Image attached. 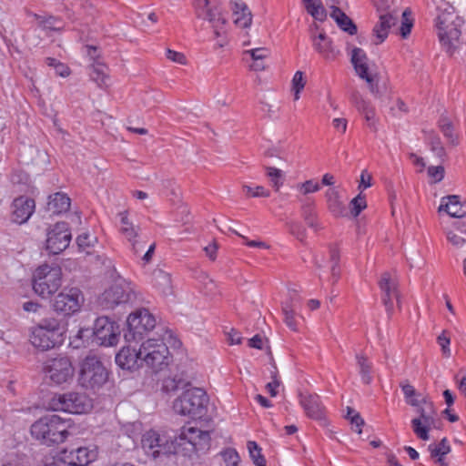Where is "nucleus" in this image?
Listing matches in <instances>:
<instances>
[{"mask_svg": "<svg viewBox=\"0 0 466 466\" xmlns=\"http://www.w3.org/2000/svg\"><path fill=\"white\" fill-rule=\"evenodd\" d=\"M180 342L170 330L163 329L159 338H148L139 347L143 365L158 371L167 367L170 360L168 345L179 346Z\"/></svg>", "mask_w": 466, "mask_h": 466, "instance_id": "obj_1", "label": "nucleus"}, {"mask_svg": "<svg viewBox=\"0 0 466 466\" xmlns=\"http://www.w3.org/2000/svg\"><path fill=\"white\" fill-rule=\"evenodd\" d=\"M438 10L435 23L437 34L441 45L451 50L459 41L463 20L448 3L443 4V6H438Z\"/></svg>", "mask_w": 466, "mask_h": 466, "instance_id": "obj_2", "label": "nucleus"}, {"mask_svg": "<svg viewBox=\"0 0 466 466\" xmlns=\"http://www.w3.org/2000/svg\"><path fill=\"white\" fill-rule=\"evenodd\" d=\"M67 429V421L57 415H47L32 424L31 434L43 444H59L67 438L69 434Z\"/></svg>", "mask_w": 466, "mask_h": 466, "instance_id": "obj_3", "label": "nucleus"}, {"mask_svg": "<svg viewBox=\"0 0 466 466\" xmlns=\"http://www.w3.org/2000/svg\"><path fill=\"white\" fill-rule=\"evenodd\" d=\"M208 397L200 388H192L185 390L173 402V410L182 416L193 419L204 417L208 410Z\"/></svg>", "mask_w": 466, "mask_h": 466, "instance_id": "obj_4", "label": "nucleus"}, {"mask_svg": "<svg viewBox=\"0 0 466 466\" xmlns=\"http://www.w3.org/2000/svg\"><path fill=\"white\" fill-rule=\"evenodd\" d=\"M350 62L357 76L367 83L371 95L377 99H382L383 91L379 86L380 75L375 65L370 61L364 50L353 47L350 52Z\"/></svg>", "mask_w": 466, "mask_h": 466, "instance_id": "obj_5", "label": "nucleus"}, {"mask_svg": "<svg viewBox=\"0 0 466 466\" xmlns=\"http://www.w3.org/2000/svg\"><path fill=\"white\" fill-rule=\"evenodd\" d=\"M48 408L55 411L84 414L93 408V400L85 392L68 391L55 394L48 401Z\"/></svg>", "mask_w": 466, "mask_h": 466, "instance_id": "obj_6", "label": "nucleus"}, {"mask_svg": "<svg viewBox=\"0 0 466 466\" xmlns=\"http://www.w3.org/2000/svg\"><path fill=\"white\" fill-rule=\"evenodd\" d=\"M137 299L134 286L121 277H117L97 299L98 305L103 309H112L115 307L133 302Z\"/></svg>", "mask_w": 466, "mask_h": 466, "instance_id": "obj_7", "label": "nucleus"}, {"mask_svg": "<svg viewBox=\"0 0 466 466\" xmlns=\"http://www.w3.org/2000/svg\"><path fill=\"white\" fill-rule=\"evenodd\" d=\"M108 379V372L101 360L95 355L86 356L81 365L78 383L86 390H99Z\"/></svg>", "mask_w": 466, "mask_h": 466, "instance_id": "obj_8", "label": "nucleus"}, {"mask_svg": "<svg viewBox=\"0 0 466 466\" xmlns=\"http://www.w3.org/2000/svg\"><path fill=\"white\" fill-rule=\"evenodd\" d=\"M62 284V270L58 266L44 264L33 275V289L42 298H49Z\"/></svg>", "mask_w": 466, "mask_h": 466, "instance_id": "obj_9", "label": "nucleus"}, {"mask_svg": "<svg viewBox=\"0 0 466 466\" xmlns=\"http://www.w3.org/2000/svg\"><path fill=\"white\" fill-rule=\"evenodd\" d=\"M193 5L196 15L211 25L216 37L226 34L228 20L218 0H194Z\"/></svg>", "mask_w": 466, "mask_h": 466, "instance_id": "obj_10", "label": "nucleus"}, {"mask_svg": "<svg viewBox=\"0 0 466 466\" xmlns=\"http://www.w3.org/2000/svg\"><path fill=\"white\" fill-rule=\"evenodd\" d=\"M141 447L147 456L153 460L170 454H178L175 439L156 431H148L143 434Z\"/></svg>", "mask_w": 466, "mask_h": 466, "instance_id": "obj_11", "label": "nucleus"}, {"mask_svg": "<svg viewBox=\"0 0 466 466\" xmlns=\"http://www.w3.org/2000/svg\"><path fill=\"white\" fill-rule=\"evenodd\" d=\"M177 453L190 455L197 451L208 450L209 447V431H203L197 426L187 425L183 427L180 435L175 438Z\"/></svg>", "mask_w": 466, "mask_h": 466, "instance_id": "obj_12", "label": "nucleus"}, {"mask_svg": "<svg viewBox=\"0 0 466 466\" xmlns=\"http://www.w3.org/2000/svg\"><path fill=\"white\" fill-rule=\"evenodd\" d=\"M61 335L59 321L56 319H46L33 329L30 341L34 347L48 350L61 342Z\"/></svg>", "mask_w": 466, "mask_h": 466, "instance_id": "obj_13", "label": "nucleus"}, {"mask_svg": "<svg viewBox=\"0 0 466 466\" xmlns=\"http://www.w3.org/2000/svg\"><path fill=\"white\" fill-rule=\"evenodd\" d=\"M127 322L128 329L124 337L128 343L142 340L144 333L156 326L155 317L147 309H140L130 314Z\"/></svg>", "mask_w": 466, "mask_h": 466, "instance_id": "obj_14", "label": "nucleus"}, {"mask_svg": "<svg viewBox=\"0 0 466 466\" xmlns=\"http://www.w3.org/2000/svg\"><path fill=\"white\" fill-rule=\"evenodd\" d=\"M416 408L420 416L411 420L412 430L417 437L428 441L430 439L429 431L436 426V410L433 403L426 397H421V402Z\"/></svg>", "mask_w": 466, "mask_h": 466, "instance_id": "obj_15", "label": "nucleus"}, {"mask_svg": "<svg viewBox=\"0 0 466 466\" xmlns=\"http://www.w3.org/2000/svg\"><path fill=\"white\" fill-rule=\"evenodd\" d=\"M44 371L52 383L62 385L70 382L75 374V368L68 357L59 356L47 360Z\"/></svg>", "mask_w": 466, "mask_h": 466, "instance_id": "obj_16", "label": "nucleus"}, {"mask_svg": "<svg viewBox=\"0 0 466 466\" xmlns=\"http://www.w3.org/2000/svg\"><path fill=\"white\" fill-rule=\"evenodd\" d=\"M84 303V296L77 288L64 289L54 299L56 311L66 315L73 314L80 309Z\"/></svg>", "mask_w": 466, "mask_h": 466, "instance_id": "obj_17", "label": "nucleus"}, {"mask_svg": "<svg viewBox=\"0 0 466 466\" xmlns=\"http://www.w3.org/2000/svg\"><path fill=\"white\" fill-rule=\"evenodd\" d=\"M93 335L99 345L114 346L118 342L120 329L107 317H100L95 321Z\"/></svg>", "mask_w": 466, "mask_h": 466, "instance_id": "obj_18", "label": "nucleus"}, {"mask_svg": "<svg viewBox=\"0 0 466 466\" xmlns=\"http://www.w3.org/2000/svg\"><path fill=\"white\" fill-rule=\"evenodd\" d=\"M71 238L68 225L66 222L56 223L47 233L46 249L58 254L69 246Z\"/></svg>", "mask_w": 466, "mask_h": 466, "instance_id": "obj_19", "label": "nucleus"}, {"mask_svg": "<svg viewBox=\"0 0 466 466\" xmlns=\"http://www.w3.org/2000/svg\"><path fill=\"white\" fill-rule=\"evenodd\" d=\"M118 217L120 218L119 231L130 243L131 249L134 254L137 255L144 248L143 243L137 239L140 228L139 226H136L132 221H130L128 218L127 211L118 213Z\"/></svg>", "mask_w": 466, "mask_h": 466, "instance_id": "obj_20", "label": "nucleus"}, {"mask_svg": "<svg viewBox=\"0 0 466 466\" xmlns=\"http://www.w3.org/2000/svg\"><path fill=\"white\" fill-rule=\"evenodd\" d=\"M379 286L383 293L382 301L386 310L389 315H391L393 312V298H396L398 304H400L397 280L392 279L390 273L384 272L379 281Z\"/></svg>", "mask_w": 466, "mask_h": 466, "instance_id": "obj_21", "label": "nucleus"}, {"mask_svg": "<svg viewBox=\"0 0 466 466\" xmlns=\"http://www.w3.org/2000/svg\"><path fill=\"white\" fill-rule=\"evenodd\" d=\"M35 201L26 197H20L12 204V220L17 224L25 223L35 211Z\"/></svg>", "mask_w": 466, "mask_h": 466, "instance_id": "obj_22", "label": "nucleus"}, {"mask_svg": "<svg viewBox=\"0 0 466 466\" xmlns=\"http://www.w3.org/2000/svg\"><path fill=\"white\" fill-rule=\"evenodd\" d=\"M299 403L307 416L312 420H322L325 418V408L317 394H299Z\"/></svg>", "mask_w": 466, "mask_h": 466, "instance_id": "obj_23", "label": "nucleus"}, {"mask_svg": "<svg viewBox=\"0 0 466 466\" xmlns=\"http://www.w3.org/2000/svg\"><path fill=\"white\" fill-rule=\"evenodd\" d=\"M97 457V448L96 446L79 447L73 450L65 456L67 463L72 466H86L94 461Z\"/></svg>", "mask_w": 466, "mask_h": 466, "instance_id": "obj_24", "label": "nucleus"}, {"mask_svg": "<svg viewBox=\"0 0 466 466\" xmlns=\"http://www.w3.org/2000/svg\"><path fill=\"white\" fill-rule=\"evenodd\" d=\"M116 362L125 370H137L143 366L139 349L131 348L130 345L123 347L116 356Z\"/></svg>", "mask_w": 466, "mask_h": 466, "instance_id": "obj_25", "label": "nucleus"}, {"mask_svg": "<svg viewBox=\"0 0 466 466\" xmlns=\"http://www.w3.org/2000/svg\"><path fill=\"white\" fill-rule=\"evenodd\" d=\"M397 21V12H386L379 15V22L373 28L374 35L378 40L376 44H380L387 38L390 28L396 25Z\"/></svg>", "mask_w": 466, "mask_h": 466, "instance_id": "obj_26", "label": "nucleus"}, {"mask_svg": "<svg viewBox=\"0 0 466 466\" xmlns=\"http://www.w3.org/2000/svg\"><path fill=\"white\" fill-rule=\"evenodd\" d=\"M234 24L241 28L249 27L252 23V14L248 5L242 1L231 2Z\"/></svg>", "mask_w": 466, "mask_h": 466, "instance_id": "obj_27", "label": "nucleus"}, {"mask_svg": "<svg viewBox=\"0 0 466 466\" xmlns=\"http://www.w3.org/2000/svg\"><path fill=\"white\" fill-rule=\"evenodd\" d=\"M312 44L314 49L326 60H331L336 57V51L332 45V41L325 33L312 36Z\"/></svg>", "mask_w": 466, "mask_h": 466, "instance_id": "obj_28", "label": "nucleus"}, {"mask_svg": "<svg viewBox=\"0 0 466 466\" xmlns=\"http://www.w3.org/2000/svg\"><path fill=\"white\" fill-rule=\"evenodd\" d=\"M441 210H445L453 218H463L466 216V211L462 209L459 197L456 195L442 198L441 204L439 208V211Z\"/></svg>", "mask_w": 466, "mask_h": 466, "instance_id": "obj_29", "label": "nucleus"}, {"mask_svg": "<svg viewBox=\"0 0 466 466\" xmlns=\"http://www.w3.org/2000/svg\"><path fill=\"white\" fill-rule=\"evenodd\" d=\"M153 285L163 296H169L173 293L171 276L162 269L154 270Z\"/></svg>", "mask_w": 466, "mask_h": 466, "instance_id": "obj_30", "label": "nucleus"}, {"mask_svg": "<svg viewBox=\"0 0 466 466\" xmlns=\"http://www.w3.org/2000/svg\"><path fill=\"white\" fill-rule=\"evenodd\" d=\"M70 198L62 192H56L49 197L47 209L53 214H61L70 208Z\"/></svg>", "mask_w": 466, "mask_h": 466, "instance_id": "obj_31", "label": "nucleus"}, {"mask_svg": "<svg viewBox=\"0 0 466 466\" xmlns=\"http://www.w3.org/2000/svg\"><path fill=\"white\" fill-rule=\"evenodd\" d=\"M330 16L336 21L339 27L349 33L355 35L357 33V26L353 21L339 7L332 5V12Z\"/></svg>", "mask_w": 466, "mask_h": 466, "instance_id": "obj_32", "label": "nucleus"}, {"mask_svg": "<svg viewBox=\"0 0 466 466\" xmlns=\"http://www.w3.org/2000/svg\"><path fill=\"white\" fill-rule=\"evenodd\" d=\"M325 198L329 210L334 216H342L344 213V205L340 199V196L338 189L335 187H329L325 192Z\"/></svg>", "mask_w": 466, "mask_h": 466, "instance_id": "obj_33", "label": "nucleus"}, {"mask_svg": "<svg viewBox=\"0 0 466 466\" xmlns=\"http://www.w3.org/2000/svg\"><path fill=\"white\" fill-rule=\"evenodd\" d=\"M90 76L99 87H107L109 86L108 69L106 65L100 62H95L91 66Z\"/></svg>", "mask_w": 466, "mask_h": 466, "instance_id": "obj_34", "label": "nucleus"}, {"mask_svg": "<svg viewBox=\"0 0 466 466\" xmlns=\"http://www.w3.org/2000/svg\"><path fill=\"white\" fill-rule=\"evenodd\" d=\"M355 359L362 382L367 385L370 384L372 381V363L362 352L357 353Z\"/></svg>", "mask_w": 466, "mask_h": 466, "instance_id": "obj_35", "label": "nucleus"}, {"mask_svg": "<svg viewBox=\"0 0 466 466\" xmlns=\"http://www.w3.org/2000/svg\"><path fill=\"white\" fill-rule=\"evenodd\" d=\"M306 11L318 21H324L327 17L326 10L321 0H301Z\"/></svg>", "mask_w": 466, "mask_h": 466, "instance_id": "obj_36", "label": "nucleus"}, {"mask_svg": "<svg viewBox=\"0 0 466 466\" xmlns=\"http://www.w3.org/2000/svg\"><path fill=\"white\" fill-rule=\"evenodd\" d=\"M301 213L302 218H304L307 225L315 229L318 230L320 228L319 223L317 218V214L314 210V204L306 202L301 206Z\"/></svg>", "mask_w": 466, "mask_h": 466, "instance_id": "obj_37", "label": "nucleus"}, {"mask_svg": "<svg viewBox=\"0 0 466 466\" xmlns=\"http://www.w3.org/2000/svg\"><path fill=\"white\" fill-rule=\"evenodd\" d=\"M400 388L406 399V402L413 407H419L421 402L420 394L409 382H401Z\"/></svg>", "mask_w": 466, "mask_h": 466, "instance_id": "obj_38", "label": "nucleus"}, {"mask_svg": "<svg viewBox=\"0 0 466 466\" xmlns=\"http://www.w3.org/2000/svg\"><path fill=\"white\" fill-rule=\"evenodd\" d=\"M37 24L44 30H60L62 28L61 23L53 16H44L40 15H34Z\"/></svg>", "mask_w": 466, "mask_h": 466, "instance_id": "obj_39", "label": "nucleus"}, {"mask_svg": "<svg viewBox=\"0 0 466 466\" xmlns=\"http://www.w3.org/2000/svg\"><path fill=\"white\" fill-rule=\"evenodd\" d=\"M306 86V79L302 71H297L291 80V91L294 95V100L297 101L300 97V93Z\"/></svg>", "mask_w": 466, "mask_h": 466, "instance_id": "obj_40", "label": "nucleus"}, {"mask_svg": "<svg viewBox=\"0 0 466 466\" xmlns=\"http://www.w3.org/2000/svg\"><path fill=\"white\" fill-rule=\"evenodd\" d=\"M247 446L254 464L256 466H266V461L261 454V449L255 441H249Z\"/></svg>", "mask_w": 466, "mask_h": 466, "instance_id": "obj_41", "label": "nucleus"}, {"mask_svg": "<svg viewBox=\"0 0 466 466\" xmlns=\"http://www.w3.org/2000/svg\"><path fill=\"white\" fill-rule=\"evenodd\" d=\"M429 451L431 457H445L451 451V446L446 438H443L437 444H430Z\"/></svg>", "mask_w": 466, "mask_h": 466, "instance_id": "obj_42", "label": "nucleus"}, {"mask_svg": "<svg viewBox=\"0 0 466 466\" xmlns=\"http://www.w3.org/2000/svg\"><path fill=\"white\" fill-rule=\"evenodd\" d=\"M282 313L284 315V322L291 329L297 330V321L295 319V311L289 302L282 304Z\"/></svg>", "mask_w": 466, "mask_h": 466, "instance_id": "obj_43", "label": "nucleus"}, {"mask_svg": "<svg viewBox=\"0 0 466 466\" xmlns=\"http://www.w3.org/2000/svg\"><path fill=\"white\" fill-rule=\"evenodd\" d=\"M427 139L431 145V151L440 157H443L445 150L438 135L434 131H430L428 132Z\"/></svg>", "mask_w": 466, "mask_h": 466, "instance_id": "obj_44", "label": "nucleus"}, {"mask_svg": "<svg viewBox=\"0 0 466 466\" xmlns=\"http://www.w3.org/2000/svg\"><path fill=\"white\" fill-rule=\"evenodd\" d=\"M411 12L409 9H406L402 13V20L401 25L400 27V35L406 38L411 31L413 26V19L410 17Z\"/></svg>", "mask_w": 466, "mask_h": 466, "instance_id": "obj_45", "label": "nucleus"}, {"mask_svg": "<svg viewBox=\"0 0 466 466\" xmlns=\"http://www.w3.org/2000/svg\"><path fill=\"white\" fill-rule=\"evenodd\" d=\"M439 127L443 133L444 137L451 143L455 144L457 140V137L453 133V127L451 122L443 117L439 122Z\"/></svg>", "mask_w": 466, "mask_h": 466, "instance_id": "obj_46", "label": "nucleus"}, {"mask_svg": "<svg viewBox=\"0 0 466 466\" xmlns=\"http://www.w3.org/2000/svg\"><path fill=\"white\" fill-rule=\"evenodd\" d=\"M266 170L267 176L269 177L273 187H275V189L278 191L282 185L280 180L282 177V171L273 167H268Z\"/></svg>", "mask_w": 466, "mask_h": 466, "instance_id": "obj_47", "label": "nucleus"}, {"mask_svg": "<svg viewBox=\"0 0 466 466\" xmlns=\"http://www.w3.org/2000/svg\"><path fill=\"white\" fill-rule=\"evenodd\" d=\"M242 188L248 196L253 198H268L270 195L269 191L262 186L251 187L248 185H243Z\"/></svg>", "mask_w": 466, "mask_h": 466, "instance_id": "obj_48", "label": "nucleus"}, {"mask_svg": "<svg viewBox=\"0 0 466 466\" xmlns=\"http://www.w3.org/2000/svg\"><path fill=\"white\" fill-rule=\"evenodd\" d=\"M288 229L291 235L299 240H303L306 236L305 228L299 221H289L287 223Z\"/></svg>", "mask_w": 466, "mask_h": 466, "instance_id": "obj_49", "label": "nucleus"}, {"mask_svg": "<svg viewBox=\"0 0 466 466\" xmlns=\"http://www.w3.org/2000/svg\"><path fill=\"white\" fill-rule=\"evenodd\" d=\"M350 205L352 207L351 213L354 217H358L360 213L367 207L365 197L360 193L350 201Z\"/></svg>", "mask_w": 466, "mask_h": 466, "instance_id": "obj_50", "label": "nucleus"}, {"mask_svg": "<svg viewBox=\"0 0 466 466\" xmlns=\"http://www.w3.org/2000/svg\"><path fill=\"white\" fill-rule=\"evenodd\" d=\"M351 100L361 114L366 112V110H370L373 108L370 103L365 100L358 92L352 93Z\"/></svg>", "mask_w": 466, "mask_h": 466, "instance_id": "obj_51", "label": "nucleus"}, {"mask_svg": "<svg viewBox=\"0 0 466 466\" xmlns=\"http://www.w3.org/2000/svg\"><path fill=\"white\" fill-rule=\"evenodd\" d=\"M96 242V238L95 236L90 235L89 233L80 234L76 238V243L79 248L85 249L90 247H93Z\"/></svg>", "mask_w": 466, "mask_h": 466, "instance_id": "obj_52", "label": "nucleus"}, {"mask_svg": "<svg viewBox=\"0 0 466 466\" xmlns=\"http://www.w3.org/2000/svg\"><path fill=\"white\" fill-rule=\"evenodd\" d=\"M222 457L227 466H238L240 458L233 449H228L222 452Z\"/></svg>", "mask_w": 466, "mask_h": 466, "instance_id": "obj_53", "label": "nucleus"}, {"mask_svg": "<svg viewBox=\"0 0 466 466\" xmlns=\"http://www.w3.org/2000/svg\"><path fill=\"white\" fill-rule=\"evenodd\" d=\"M444 167L442 166H430L428 167V175L432 183L441 182L444 177Z\"/></svg>", "mask_w": 466, "mask_h": 466, "instance_id": "obj_54", "label": "nucleus"}, {"mask_svg": "<svg viewBox=\"0 0 466 466\" xmlns=\"http://www.w3.org/2000/svg\"><path fill=\"white\" fill-rule=\"evenodd\" d=\"M437 341H438V344L441 346V351H442V354L445 356V357H450L451 356V350H450V344H451V339L450 338L447 336V331L446 330H443L437 338Z\"/></svg>", "mask_w": 466, "mask_h": 466, "instance_id": "obj_55", "label": "nucleus"}, {"mask_svg": "<svg viewBox=\"0 0 466 466\" xmlns=\"http://www.w3.org/2000/svg\"><path fill=\"white\" fill-rule=\"evenodd\" d=\"M166 56L168 60L179 64V65H187V60L186 56L183 53L172 50V49H167L166 51Z\"/></svg>", "mask_w": 466, "mask_h": 466, "instance_id": "obj_56", "label": "nucleus"}, {"mask_svg": "<svg viewBox=\"0 0 466 466\" xmlns=\"http://www.w3.org/2000/svg\"><path fill=\"white\" fill-rule=\"evenodd\" d=\"M299 190L303 194L307 195L309 193L317 192L320 189L319 184L313 180H307L298 186Z\"/></svg>", "mask_w": 466, "mask_h": 466, "instance_id": "obj_57", "label": "nucleus"}, {"mask_svg": "<svg viewBox=\"0 0 466 466\" xmlns=\"http://www.w3.org/2000/svg\"><path fill=\"white\" fill-rule=\"evenodd\" d=\"M447 239L456 248H461L466 243V239L462 236L453 231L447 232Z\"/></svg>", "mask_w": 466, "mask_h": 466, "instance_id": "obj_58", "label": "nucleus"}, {"mask_svg": "<svg viewBox=\"0 0 466 466\" xmlns=\"http://www.w3.org/2000/svg\"><path fill=\"white\" fill-rule=\"evenodd\" d=\"M23 309L27 313L38 314L43 309V306L35 301H25L22 305Z\"/></svg>", "mask_w": 466, "mask_h": 466, "instance_id": "obj_59", "label": "nucleus"}, {"mask_svg": "<svg viewBox=\"0 0 466 466\" xmlns=\"http://www.w3.org/2000/svg\"><path fill=\"white\" fill-rule=\"evenodd\" d=\"M248 54H249L253 60H263L264 58L268 57L269 55V51L267 48H254L251 50L247 51Z\"/></svg>", "mask_w": 466, "mask_h": 466, "instance_id": "obj_60", "label": "nucleus"}, {"mask_svg": "<svg viewBox=\"0 0 466 466\" xmlns=\"http://www.w3.org/2000/svg\"><path fill=\"white\" fill-rule=\"evenodd\" d=\"M232 232L235 233L236 235L239 236L243 239H245L246 245L248 246V247L266 248V249L269 248V246L266 242H264V241H261V240H248L245 236L241 235L238 231L232 229Z\"/></svg>", "mask_w": 466, "mask_h": 466, "instance_id": "obj_61", "label": "nucleus"}, {"mask_svg": "<svg viewBox=\"0 0 466 466\" xmlns=\"http://www.w3.org/2000/svg\"><path fill=\"white\" fill-rule=\"evenodd\" d=\"M374 5L376 6L379 15L386 12H396L395 10H390L389 0H374Z\"/></svg>", "mask_w": 466, "mask_h": 466, "instance_id": "obj_62", "label": "nucleus"}, {"mask_svg": "<svg viewBox=\"0 0 466 466\" xmlns=\"http://www.w3.org/2000/svg\"><path fill=\"white\" fill-rule=\"evenodd\" d=\"M371 175L367 170H363L360 175L359 189H360L361 187L367 188L371 187Z\"/></svg>", "mask_w": 466, "mask_h": 466, "instance_id": "obj_63", "label": "nucleus"}, {"mask_svg": "<svg viewBox=\"0 0 466 466\" xmlns=\"http://www.w3.org/2000/svg\"><path fill=\"white\" fill-rule=\"evenodd\" d=\"M347 120L345 118L337 117L332 120L334 128L344 134L347 130Z\"/></svg>", "mask_w": 466, "mask_h": 466, "instance_id": "obj_64", "label": "nucleus"}]
</instances>
